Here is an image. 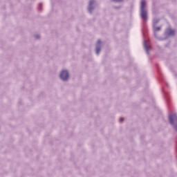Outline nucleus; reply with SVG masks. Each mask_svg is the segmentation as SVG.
Segmentation results:
<instances>
[{
  "label": "nucleus",
  "mask_w": 177,
  "mask_h": 177,
  "mask_svg": "<svg viewBox=\"0 0 177 177\" xmlns=\"http://www.w3.org/2000/svg\"><path fill=\"white\" fill-rule=\"evenodd\" d=\"M146 8V1L142 0L141 4H140V16L142 19L145 20V21L147 20V11L145 10Z\"/></svg>",
  "instance_id": "1"
},
{
  "label": "nucleus",
  "mask_w": 177,
  "mask_h": 177,
  "mask_svg": "<svg viewBox=\"0 0 177 177\" xmlns=\"http://www.w3.org/2000/svg\"><path fill=\"white\" fill-rule=\"evenodd\" d=\"M60 78L63 80V81H67V80H68V71H62L60 74Z\"/></svg>",
  "instance_id": "2"
},
{
  "label": "nucleus",
  "mask_w": 177,
  "mask_h": 177,
  "mask_svg": "<svg viewBox=\"0 0 177 177\" xmlns=\"http://www.w3.org/2000/svg\"><path fill=\"white\" fill-rule=\"evenodd\" d=\"M169 118L170 124H171V125H174L175 122L177 121L176 114L170 115Z\"/></svg>",
  "instance_id": "3"
},
{
  "label": "nucleus",
  "mask_w": 177,
  "mask_h": 177,
  "mask_svg": "<svg viewBox=\"0 0 177 177\" xmlns=\"http://www.w3.org/2000/svg\"><path fill=\"white\" fill-rule=\"evenodd\" d=\"M96 53L97 55H99V53H100V47L96 48Z\"/></svg>",
  "instance_id": "4"
},
{
  "label": "nucleus",
  "mask_w": 177,
  "mask_h": 177,
  "mask_svg": "<svg viewBox=\"0 0 177 177\" xmlns=\"http://www.w3.org/2000/svg\"><path fill=\"white\" fill-rule=\"evenodd\" d=\"M169 35H174V34H175V30H171L169 32Z\"/></svg>",
  "instance_id": "5"
},
{
  "label": "nucleus",
  "mask_w": 177,
  "mask_h": 177,
  "mask_svg": "<svg viewBox=\"0 0 177 177\" xmlns=\"http://www.w3.org/2000/svg\"><path fill=\"white\" fill-rule=\"evenodd\" d=\"M160 30H161V28L156 27V28H155L154 31H160Z\"/></svg>",
  "instance_id": "6"
},
{
  "label": "nucleus",
  "mask_w": 177,
  "mask_h": 177,
  "mask_svg": "<svg viewBox=\"0 0 177 177\" xmlns=\"http://www.w3.org/2000/svg\"><path fill=\"white\" fill-rule=\"evenodd\" d=\"M124 122V118H120V122Z\"/></svg>",
  "instance_id": "7"
},
{
  "label": "nucleus",
  "mask_w": 177,
  "mask_h": 177,
  "mask_svg": "<svg viewBox=\"0 0 177 177\" xmlns=\"http://www.w3.org/2000/svg\"><path fill=\"white\" fill-rule=\"evenodd\" d=\"M100 44H102V41L100 40L97 41V45H100Z\"/></svg>",
  "instance_id": "8"
},
{
  "label": "nucleus",
  "mask_w": 177,
  "mask_h": 177,
  "mask_svg": "<svg viewBox=\"0 0 177 177\" xmlns=\"http://www.w3.org/2000/svg\"><path fill=\"white\" fill-rule=\"evenodd\" d=\"M93 2H95L93 0H91V1H90V5H92V3H93Z\"/></svg>",
  "instance_id": "9"
},
{
  "label": "nucleus",
  "mask_w": 177,
  "mask_h": 177,
  "mask_svg": "<svg viewBox=\"0 0 177 177\" xmlns=\"http://www.w3.org/2000/svg\"><path fill=\"white\" fill-rule=\"evenodd\" d=\"M88 11H89V12H91V8H88Z\"/></svg>",
  "instance_id": "10"
},
{
  "label": "nucleus",
  "mask_w": 177,
  "mask_h": 177,
  "mask_svg": "<svg viewBox=\"0 0 177 177\" xmlns=\"http://www.w3.org/2000/svg\"><path fill=\"white\" fill-rule=\"evenodd\" d=\"M36 38H38V36H36Z\"/></svg>",
  "instance_id": "11"
}]
</instances>
